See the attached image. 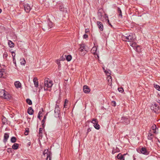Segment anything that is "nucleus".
I'll use <instances>...</instances> for the list:
<instances>
[{"mask_svg":"<svg viewBox=\"0 0 160 160\" xmlns=\"http://www.w3.org/2000/svg\"><path fill=\"white\" fill-rule=\"evenodd\" d=\"M156 101L159 104V105H160V100L158 99Z\"/></svg>","mask_w":160,"mask_h":160,"instance_id":"3c124183","label":"nucleus"},{"mask_svg":"<svg viewBox=\"0 0 160 160\" xmlns=\"http://www.w3.org/2000/svg\"><path fill=\"white\" fill-rule=\"evenodd\" d=\"M60 108L59 107H57L55 108L54 110L55 116L56 117H58L59 116L60 113Z\"/></svg>","mask_w":160,"mask_h":160,"instance_id":"1a4fd4ad","label":"nucleus"},{"mask_svg":"<svg viewBox=\"0 0 160 160\" xmlns=\"http://www.w3.org/2000/svg\"><path fill=\"white\" fill-rule=\"evenodd\" d=\"M41 112L40 111L38 113V118L39 119H40V114H41Z\"/></svg>","mask_w":160,"mask_h":160,"instance_id":"09e8293b","label":"nucleus"},{"mask_svg":"<svg viewBox=\"0 0 160 160\" xmlns=\"http://www.w3.org/2000/svg\"><path fill=\"white\" fill-rule=\"evenodd\" d=\"M91 129L90 128H88L87 130V132L86 133L87 135H88V133L89 132H90L91 131Z\"/></svg>","mask_w":160,"mask_h":160,"instance_id":"8fccbe9b","label":"nucleus"},{"mask_svg":"<svg viewBox=\"0 0 160 160\" xmlns=\"http://www.w3.org/2000/svg\"><path fill=\"white\" fill-rule=\"evenodd\" d=\"M72 58L71 56L70 55H68L66 58V60L68 61H70L71 60Z\"/></svg>","mask_w":160,"mask_h":160,"instance_id":"2f4dec72","label":"nucleus"},{"mask_svg":"<svg viewBox=\"0 0 160 160\" xmlns=\"http://www.w3.org/2000/svg\"><path fill=\"white\" fill-rule=\"evenodd\" d=\"M19 147V144L15 143L12 146V148L14 149H17Z\"/></svg>","mask_w":160,"mask_h":160,"instance_id":"a878e982","label":"nucleus"},{"mask_svg":"<svg viewBox=\"0 0 160 160\" xmlns=\"http://www.w3.org/2000/svg\"><path fill=\"white\" fill-rule=\"evenodd\" d=\"M131 43H130V45L133 47L137 48L138 46L137 45L136 43L134 42V41L133 42H131Z\"/></svg>","mask_w":160,"mask_h":160,"instance_id":"c85d7f7f","label":"nucleus"},{"mask_svg":"<svg viewBox=\"0 0 160 160\" xmlns=\"http://www.w3.org/2000/svg\"><path fill=\"white\" fill-rule=\"evenodd\" d=\"M111 103H112V106H113L114 107L116 105V102L114 101H112V102Z\"/></svg>","mask_w":160,"mask_h":160,"instance_id":"a18cd8bd","label":"nucleus"},{"mask_svg":"<svg viewBox=\"0 0 160 160\" xmlns=\"http://www.w3.org/2000/svg\"><path fill=\"white\" fill-rule=\"evenodd\" d=\"M153 105V108L155 107V109L156 110H158L159 108L157 104L156 103H154V104Z\"/></svg>","mask_w":160,"mask_h":160,"instance_id":"c9c22d12","label":"nucleus"},{"mask_svg":"<svg viewBox=\"0 0 160 160\" xmlns=\"http://www.w3.org/2000/svg\"><path fill=\"white\" fill-rule=\"evenodd\" d=\"M43 154L45 157H47L46 160H51V153L48 149L45 150L43 152Z\"/></svg>","mask_w":160,"mask_h":160,"instance_id":"7ed1b4c3","label":"nucleus"},{"mask_svg":"<svg viewBox=\"0 0 160 160\" xmlns=\"http://www.w3.org/2000/svg\"><path fill=\"white\" fill-rule=\"evenodd\" d=\"M66 105V103L65 104V103H64V107H65V106Z\"/></svg>","mask_w":160,"mask_h":160,"instance_id":"680f3d73","label":"nucleus"},{"mask_svg":"<svg viewBox=\"0 0 160 160\" xmlns=\"http://www.w3.org/2000/svg\"><path fill=\"white\" fill-rule=\"evenodd\" d=\"M43 129L42 128H40L39 130V135H40V134H42V131Z\"/></svg>","mask_w":160,"mask_h":160,"instance_id":"c03bdc74","label":"nucleus"},{"mask_svg":"<svg viewBox=\"0 0 160 160\" xmlns=\"http://www.w3.org/2000/svg\"><path fill=\"white\" fill-rule=\"evenodd\" d=\"M16 138L14 137H12L11 139V142L12 143H14L16 142Z\"/></svg>","mask_w":160,"mask_h":160,"instance_id":"7c9ffc66","label":"nucleus"},{"mask_svg":"<svg viewBox=\"0 0 160 160\" xmlns=\"http://www.w3.org/2000/svg\"><path fill=\"white\" fill-rule=\"evenodd\" d=\"M9 137V135L8 133H6L4 134V139H3V142H6L8 138Z\"/></svg>","mask_w":160,"mask_h":160,"instance_id":"4468645a","label":"nucleus"},{"mask_svg":"<svg viewBox=\"0 0 160 160\" xmlns=\"http://www.w3.org/2000/svg\"><path fill=\"white\" fill-rule=\"evenodd\" d=\"M34 112L32 108L29 107L28 110V113L30 115H32Z\"/></svg>","mask_w":160,"mask_h":160,"instance_id":"f3484780","label":"nucleus"},{"mask_svg":"<svg viewBox=\"0 0 160 160\" xmlns=\"http://www.w3.org/2000/svg\"><path fill=\"white\" fill-rule=\"evenodd\" d=\"M108 24H109V25H110L111 27H112V25H111V23L109 22V20H108Z\"/></svg>","mask_w":160,"mask_h":160,"instance_id":"864d4df0","label":"nucleus"},{"mask_svg":"<svg viewBox=\"0 0 160 160\" xmlns=\"http://www.w3.org/2000/svg\"><path fill=\"white\" fill-rule=\"evenodd\" d=\"M91 122L95 124L96 123H98V121L97 119H93L92 120Z\"/></svg>","mask_w":160,"mask_h":160,"instance_id":"473e14b6","label":"nucleus"},{"mask_svg":"<svg viewBox=\"0 0 160 160\" xmlns=\"http://www.w3.org/2000/svg\"><path fill=\"white\" fill-rule=\"evenodd\" d=\"M29 132V129L27 128L26 129L25 131L24 132V134L25 135H27L28 134V132Z\"/></svg>","mask_w":160,"mask_h":160,"instance_id":"a19ab883","label":"nucleus"},{"mask_svg":"<svg viewBox=\"0 0 160 160\" xmlns=\"http://www.w3.org/2000/svg\"><path fill=\"white\" fill-rule=\"evenodd\" d=\"M26 102L29 105H32V101L29 99H26Z\"/></svg>","mask_w":160,"mask_h":160,"instance_id":"f704fd0d","label":"nucleus"},{"mask_svg":"<svg viewBox=\"0 0 160 160\" xmlns=\"http://www.w3.org/2000/svg\"><path fill=\"white\" fill-rule=\"evenodd\" d=\"M117 158L119 160H124V156L120 153H119L117 156Z\"/></svg>","mask_w":160,"mask_h":160,"instance_id":"dca6fc26","label":"nucleus"},{"mask_svg":"<svg viewBox=\"0 0 160 160\" xmlns=\"http://www.w3.org/2000/svg\"><path fill=\"white\" fill-rule=\"evenodd\" d=\"M84 50L85 51V52H84L82 54L84 55L86 53V50H85V46L84 44H82L81 45V46L80 48H79V50L81 52H82L84 51Z\"/></svg>","mask_w":160,"mask_h":160,"instance_id":"f8f14e48","label":"nucleus"},{"mask_svg":"<svg viewBox=\"0 0 160 160\" xmlns=\"http://www.w3.org/2000/svg\"><path fill=\"white\" fill-rule=\"evenodd\" d=\"M33 82L35 85V87L37 88L38 86V79L36 77H35L33 79Z\"/></svg>","mask_w":160,"mask_h":160,"instance_id":"ddd939ff","label":"nucleus"},{"mask_svg":"<svg viewBox=\"0 0 160 160\" xmlns=\"http://www.w3.org/2000/svg\"><path fill=\"white\" fill-rule=\"evenodd\" d=\"M118 90L119 92H122L124 91L123 89L122 88H118Z\"/></svg>","mask_w":160,"mask_h":160,"instance_id":"37998d69","label":"nucleus"},{"mask_svg":"<svg viewBox=\"0 0 160 160\" xmlns=\"http://www.w3.org/2000/svg\"><path fill=\"white\" fill-rule=\"evenodd\" d=\"M84 92L85 93H88L90 91L89 88L87 86H84L83 87Z\"/></svg>","mask_w":160,"mask_h":160,"instance_id":"9b49d317","label":"nucleus"},{"mask_svg":"<svg viewBox=\"0 0 160 160\" xmlns=\"http://www.w3.org/2000/svg\"><path fill=\"white\" fill-rule=\"evenodd\" d=\"M4 72V69L0 70V78H2L3 77Z\"/></svg>","mask_w":160,"mask_h":160,"instance_id":"72a5a7b5","label":"nucleus"},{"mask_svg":"<svg viewBox=\"0 0 160 160\" xmlns=\"http://www.w3.org/2000/svg\"><path fill=\"white\" fill-rule=\"evenodd\" d=\"M59 9L60 11L63 12H66L67 11L66 9L64 8L63 5L60 6L59 7Z\"/></svg>","mask_w":160,"mask_h":160,"instance_id":"bb28decb","label":"nucleus"},{"mask_svg":"<svg viewBox=\"0 0 160 160\" xmlns=\"http://www.w3.org/2000/svg\"><path fill=\"white\" fill-rule=\"evenodd\" d=\"M60 60H57L56 61L58 65V66H59L60 65Z\"/></svg>","mask_w":160,"mask_h":160,"instance_id":"49530a36","label":"nucleus"},{"mask_svg":"<svg viewBox=\"0 0 160 160\" xmlns=\"http://www.w3.org/2000/svg\"><path fill=\"white\" fill-rule=\"evenodd\" d=\"M121 122L124 123V124H128L129 123V120L128 118L125 117H122L121 119Z\"/></svg>","mask_w":160,"mask_h":160,"instance_id":"0eeeda50","label":"nucleus"},{"mask_svg":"<svg viewBox=\"0 0 160 160\" xmlns=\"http://www.w3.org/2000/svg\"><path fill=\"white\" fill-rule=\"evenodd\" d=\"M53 84L52 82L50 80H45L44 81V85L45 87H44V89H46L45 87L47 88H51L52 87Z\"/></svg>","mask_w":160,"mask_h":160,"instance_id":"39448f33","label":"nucleus"},{"mask_svg":"<svg viewBox=\"0 0 160 160\" xmlns=\"http://www.w3.org/2000/svg\"><path fill=\"white\" fill-rule=\"evenodd\" d=\"M3 56L4 58L6 59L8 56L7 53L6 52H5L3 54Z\"/></svg>","mask_w":160,"mask_h":160,"instance_id":"4c0bfd02","label":"nucleus"},{"mask_svg":"<svg viewBox=\"0 0 160 160\" xmlns=\"http://www.w3.org/2000/svg\"><path fill=\"white\" fill-rule=\"evenodd\" d=\"M85 33H87L89 32V30L88 29H86L85 31Z\"/></svg>","mask_w":160,"mask_h":160,"instance_id":"603ef678","label":"nucleus"},{"mask_svg":"<svg viewBox=\"0 0 160 160\" xmlns=\"http://www.w3.org/2000/svg\"><path fill=\"white\" fill-rule=\"evenodd\" d=\"M97 48L96 47H93L91 50V53L94 55V57L96 58H99V55L98 53H97Z\"/></svg>","mask_w":160,"mask_h":160,"instance_id":"20e7f679","label":"nucleus"},{"mask_svg":"<svg viewBox=\"0 0 160 160\" xmlns=\"http://www.w3.org/2000/svg\"><path fill=\"white\" fill-rule=\"evenodd\" d=\"M12 54H14V53H15L14 52H12Z\"/></svg>","mask_w":160,"mask_h":160,"instance_id":"13d9d810","label":"nucleus"},{"mask_svg":"<svg viewBox=\"0 0 160 160\" xmlns=\"http://www.w3.org/2000/svg\"><path fill=\"white\" fill-rule=\"evenodd\" d=\"M57 107H59V106L57 104H56V106H55V108H57Z\"/></svg>","mask_w":160,"mask_h":160,"instance_id":"6e6d98bb","label":"nucleus"},{"mask_svg":"<svg viewBox=\"0 0 160 160\" xmlns=\"http://www.w3.org/2000/svg\"><path fill=\"white\" fill-rule=\"evenodd\" d=\"M14 85L15 87L17 88H21V84L19 81H16L14 82Z\"/></svg>","mask_w":160,"mask_h":160,"instance_id":"2eb2a0df","label":"nucleus"},{"mask_svg":"<svg viewBox=\"0 0 160 160\" xmlns=\"http://www.w3.org/2000/svg\"><path fill=\"white\" fill-rule=\"evenodd\" d=\"M141 152L144 154H147V151L146 149L144 148H142L141 150Z\"/></svg>","mask_w":160,"mask_h":160,"instance_id":"5701e85b","label":"nucleus"},{"mask_svg":"<svg viewBox=\"0 0 160 160\" xmlns=\"http://www.w3.org/2000/svg\"><path fill=\"white\" fill-rule=\"evenodd\" d=\"M12 58H13V56H14V54H12Z\"/></svg>","mask_w":160,"mask_h":160,"instance_id":"052dcab7","label":"nucleus"},{"mask_svg":"<svg viewBox=\"0 0 160 160\" xmlns=\"http://www.w3.org/2000/svg\"><path fill=\"white\" fill-rule=\"evenodd\" d=\"M68 102V101L67 100H66L65 101V103H66Z\"/></svg>","mask_w":160,"mask_h":160,"instance_id":"5fc2aeb1","label":"nucleus"},{"mask_svg":"<svg viewBox=\"0 0 160 160\" xmlns=\"http://www.w3.org/2000/svg\"><path fill=\"white\" fill-rule=\"evenodd\" d=\"M47 22L48 23V25L50 29L53 27V24L51 21H50L49 19H48V20L47 21Z\"/></svg>","mask_w":160,"mask_h":160,"instance_id":"412c9836","label":"nucleus"},{"mask_svg":"<svg viewBox=\"0 0 160 160\" xmlns=\"http://www.w3.org/2000/svg\"><path fill=\"white\" fill-rule=\"evenodd\" d=\"M97 25L100 30L102 31L103 29V26L102 22L99 21H98L97 22Z\"/></svg>","mask_w":160,"mask_h":160,"instance_id":"9d476101","label":"nucleus"},{"mask_svg":"<svg viewBox=\"0 0 160 160\" xmlns=\"http://www.w3.org/2000/svg\"><path fill=\"white\" fill-rule=\"evenodd\" d=\"M2 11V9H0V13Z\"/></svg>","mask_w":160,"mask_h":160,"instance_id":"bf43d9fd","label":"nucleus"},{"mask_svg":"<svg viewBox=\"0 0 160 160\" xmlns=\"http://www.w3.org/2000/svg\"><path fill=\"white\" fill-rule=\"evenodd\" d=\"M103 12L102 10H99L98 13V16L100 18H102L103 16Z\"/></svg>","mask_w":160,"mask_h":160,"instance_id":"4be33fe9","label":"nucleus"},{"mask_svg":"<svg viewBox=\"0 0 160 160\" xmlns=\"http://www.w3.org/2000/svg\"><path fill=\"white\" fill-rule=\"evenodd\" d=\"M46 119V117L44 116L43 118V119L42 120V124L43 125V127H44V126H43V125L44 124V123L45 122V119Z\"/></svg>","mask_w":160,"mask_h":160,"instance_id":"ea45409f","label":"nucleus"},{"mask_svg":"<svg viewBox=\"0 0 160 160\" xmlns=\"http://www.w3.org/2000/svg\"><path fill=\"white\" fill-rule=\"evenodd\" d=\"M88 37V36L86 34H85L83 35V38L85 39H86Z\"/></svg>","mask_w":160,"mask_h":160,"instance_id":"de8ad7c7","label":"nucleus"},{"mask_svg":"<svg viewBox=\"0 0 160 160\" xmlns=\"http://www.w3.org/2000/svg\"><path fill=\"white\" fill-rule=\"evenodd\" d=\"M119 151L120 150L119 148L116 147L115 148H113L112 153V154H114L116 152H119Z\"/></svg>","mask_w":160,"mask_h":160,"instance_id":"a211bd4d","label":"nucleus"},{"mask_svg":"<svg viewBox=\"0 0 160 160\" xmlns=\"http://www.w3.org/2000/svg\"><path fill=\"white\" fill-rule=\"evenodd\" d=\"M0 97L5 99H10L11 96L3 89H0Z\"/></svg>","mask_w":160,"mask_h":160,"instance_id":"f03ea898","label":"nucleus"},{"mask_svg":"<svg viewBox=\"0 0 160 160\" xmlns=\"http://www.w3.org/2000/svg\"><path fill=\"white\" fill-rule=\"evenodd\" d=\"M133 160H136V158H135V157L134 156H133Z\"/></svg>","mask_w":160,"mask_h":160,"instance_id":"4d7b16f0","label":"nucleus"},{"mask_svg":"<svg viewBox=\"0 0 160 160\" xmlns=\"http://www.w3.org/2000/svg\"><path fill=\"white\" fill-rule=\"evenodd\" d=\"M42 28L44 31L49 30L50 29L48 23L43 24L42 25Z\"/></svg>","mask_w":160,"mask_h":160,"instance_id":"6e6552de","label":"nucleus"},{"mask_svg":"<svg viewBox=\"0 0 160 160\" xmlns=\"http://www.w3.org/2000/svg\"><path fill=\"white\" fill-rule=\"evenodd\" d=\"M155 88L158 91H160V86L157 85H154Z\"/></svg>","mask_w":160,"mask_h":160,"instance_id":"58836bf2","label":"nucleus"},{"mask_svg":"<svg viewBox=\"0 0 160 160\" xmlns=\"http://www.w3.org/2000/svg\"><path fill=\"white\" fill-rule=\"evenodd\" d=\"M158 141L160 143V141H159V140H158Z\"/></svg>","mask_w":160,"mask_h":160,"instance_id":"e2e57ef3","label":"nucleus"},{"mask_svg":"<svg viewBox=\"0 0 160 160\" xmlns=\"http://www.w3.org/2000/svg\"><path fill=\"white\" fill-rule=\"evenodd\" d=\"M152 129L154 131L153 132L157 134L158 132H156V129H158V128H157L156 125L154 124L151 127Z\"/></svg>","mask_w":160,"mask_h":160,"instance_id":"6ab92c4d","label":"nucleus"},{"mask_svg":"<svg viewBox=\"0 0 160 160\" xmlns=\"http://www.w3.org/2000/svg\"><path fill=\"white\" fill-rule=\"evenodd\" d=\"M118 13V16L120 17L121 18H122V14L121 10L119 7L117 8Z\"/></svg>","mask_w":160,"mask_h":160,"instance_id":"aec40b11","label":"nucleus"},{"mask_svg":"<svg viewBox=\"0 0 160 160\" xmlns=\"http://www.w3.org/2000/svg\"><path fill=\"white\" fill-rule=\"evenodd\" d=\"M122 39L123 41L129 42H133L135 40L134 35L132 33L126 34L125 35H122Z\"/></svg>","mask_w":160,"mask_h":160,"instance_id":"f257e3e1","label":"nucleus"},{"mask_svg":"<svg viewBox=\"0 0 160 160\" xmlns=\"http://www.w3.org/2000/svg\"><path fill=\"white\" fill-rule=\"evenodd\" d=\"M8 45L11 48H13L14 46V43L10 40L8 41Z\"/></svg>","mask_w":160,"mask_h":160,"instance_id":"393cba45","label":"nucleus"},{"mask_svg":"<svg viewBox=\"0 0 160 160\" xmlns=\"http://www.w3.org/2000/svg\"><path fill=\"white\" fill-rule=\"evenodd\" d=\"M15 53H14V56H13V63L16 65V61L15 59Z\"/></svg>","mask_w":160,"mask_h":160,"instance_id":"79ce46f5","label":"nucleus"},{"mask_svg":"<svg viewBox=\"0 0 160 160\" xmlns=\"http://www.w3.org/2000/svg\"><path fill=\"white\" fill-rule=\"evenodd\" d=\"M2 122L3 124H6V123H7V118L3 116L2 117Z\"/></svg>","mask_w":160,"mask_h":160,"instance_id":"b1692460","label":"nucleus"},{"mask_svg":"<svg viewBox=\"0 0 160 160\" xmlns=\"http://www.w3.org/2000/svg\"><path fill=\"white\" fill-rule=\"evenodd\" d=\"M153 138V135L151 133H148V139L150 140H152Z\"/></svg>","mask_w":160,"mask_h":160,"instance_id":"cd10ccee","label":"nucleus"},{"mask_svg":"<svg viewBox=\"0 0 160 160\" xmlns=\"http://www.w3.org/2000/svg\"><path fill=\"white\" fill-rule=\"evenodd\" d=\"M24 8L25 11L26 12H29L31 10V8L28 3H24Z\"/></svg>","mask_w":160,"mask_h":160,"instance_id":"423d86ee","label":"nucleus"},{"mask_svg":"<svg viewBox=\"0 0 160 160\" xmlns=\"http://www.w3.org/2000/svg\"><path fill=\"white\" fill-rule=\"evenodd\" d=\"M94 127L97 129H100V126L98 123L94 124Z\"/></svg>","mask_w":160,"mask_h":160,"instance_id":"c756f323","label":"nucleus"},{"mask_svg":"<svg viewBox=\"0 0 160 160\" xmlns=\"http://www.w3.org/2000/svg\"><path fill=\"white\" fill-rule=\"evenodd\" d=\"M26 63V61L24 58H23L21 62V64L22 65H25Z\"/></svg>","mask_w":160,"mask_h":160,"instance_id":"e433bc0d","label":"nucleus"}]
</instances>
